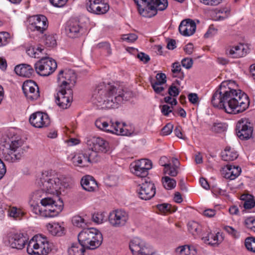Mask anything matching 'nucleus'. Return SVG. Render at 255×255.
<instances>
[{
	"instance_id": "1",
	"label": "nucleus",
	"mask_w": 255,
	"mask_h": 255,
	"mask_svg": "<svg viewBox=\"0 0 255 255\" xmlns=\"http://www.w3.org/2000/svg\"><path fill=\"white\" fill-rule=\"evenodd\" d=\"M234 81L223 82L212 96L211 102L215 107L224 109L230 114L244 112L249 106L248 96L240 90Z\"/></svg>"
},
{
	"instance_id": "2",
	"label": "nucleus",
	"mask_w": 255,
	"mask_h": 255,
	"mask_svg": "<svg viewBox=\"0 0 255 255\" xmlns=\"http://www.w3.org/2000/svg\"><path fill=\"white\" fill-rule=\"evenodd\" d=\"M94 97L97 104L102 108H118L124 101L130 97V94L125 92L123 87L117 84H99L95 89Z\"/></svg>"
},
{
	"instance_id": "3",
	"label": "nucleus",
	"mask_w": 255,
	"mask_h": 255,
	"mask_svg": "<svg viewBox=\"0 0 255 255\" xmlns=\"http://www.w3.org/2000/svg\"><path fill=\"white\" fill-rule=\"evenodd\" d=\"M21 139L13 140L8 137H3L0 142V156L8 162L19 160L23 154Z\"/></svg>"
},
{
	"instance_id": "4",
	"label": "nucleus",
	"mask_w": 255,
	"mask_h": 255,
	"mask_svg": "<svg viewBox=\"0 0 255 255\" xmlns=\"http://www.w3.org/2000/svg\"><path fill=\"white\" fill-rule=\"evenodd\" d=\"M43 208H40L37 203H30L32 212L35 215L43 217H54L57 216L62 210L63 202L58 200L56 201L52 198H44L41 200Z\"/></svg>"
},
{
	"instance_id": "5",
	"label": "nucleus",
	"mask_w": 255,
	"mask_h": 255,
	"mask_svg": "<svg viewBox=\"0 0 255 255\" xmlns=\"http://www.w3.org/2000/svg\"><path fill=\"white\" fill-rule=\"evenodd\" d=\"M38 184L45 193L51 194H58L64 186L58 174L52 170L42 172Z\"/></svg>"
},
{
	"instance_id": "6",
	"label": "nucleus",
	"mask_w": 255,
	"mask_h": 255,
	"mask_svg": "<svg viewBox=\"0 0 255 255\" xmlns=\"http://www.w3.org/2000/svg\"><path fill=\"white\" fill-rule=\"evenodd\" d=\"M79 244L89 250H95L100 246L103 242L102 234L95 228L83 229L78 236Z\"/></svg>"
},
{
	"instance_id": "7",
	"label": "nucleus",
	"mask_w": 255,
	"mask_h": 255,
	"mask_svg": "<svg viewBox=\"0 0 255 255\" xmlns=\"http://www.w3.org/2000/svg\"><path fill=\"white\" fill-rule=\"evenodd\" d=\"M51 251L47 239L41 235L34 236L29 241L27 252L30 255H47Z\"/></svg>"
},
{
	"instance_id": "8",
	"label": "nucleus",
	"mask_w": 255,
	"mask_h": 255,
	"mask_svg": "<svg viewBox=\"0 0 255 255\" xmlns=\"http://www.w3.org/2000/svg\"><path fill=\"white\" fill-rule=\"evenodd\" d=\"M57 63L51 58L43 57L35 63L34 68L36 73L40 76H48L57 68Z\"/></svg>"
},
{
	"instance_id": "9",
	"label": "nucleus",
	"mask_w": 255,
	"mask_h": 255,
	"mask_svg": "<svg viewBox=\"0 0 255 255\" xmlns=\"http://www.w3.org/2000/svg\"><path fill=\"white\" fill-rule=\"evenodd\" d=\"M57 105L63 109L69 108L73 101V91L70 88L58 87L55 95Z\"/></svg>"
},
{
	"instance_id": "10",
	"label": "nucleus",
	"mask_w": 255,
	"mask_h": 255,
	"mask_svg": "<svg viewBox=\"0 0 255 255\" xmlns=\"http://www.w3.org/2000/svg\"><path fill=\"white\" fill-rule=\"evenodd\" d=\"M152 162L147 159H141L136 160L130 164V170L135 176L147 178L148 171L152 168Z\"/></svg>"
},
{
	"instance_id": "11",
	"label": "nucleus",
	"mask_w": 255,
	"mask_h": 255,
	"mask_svg": "<svg viewBox=\"0 0 255 255\" xmlns=\"http://www.w3.org/2000/svg\"><path fill=\"white\" fill-rule=\"evenodd\" d=\"M253 126L249 119L243 118L239 120L236 125V133L241 139H248L253 135Z\"/></svg>"
},
{
	"instance_id": "12",
	"label": "nucleus",
	"mask_w": 255,
	"mask_h": 255,
	"mask_svg": "<svg viewBox=\"0 0 255 255\" xmlns=\"http://www.w3.org/2000/svg\"><path fill=\"white\" fill-rule=\"evenodd\" d=\"M129 216L126 211L122 209L115 210L111 212L109 216L110 225L115 228L125 226L128 223Z\"/></svg>"
},
{
	"instance_id": "13",
	"label": "nucleus",
	"mask_w": 255,
	"mask_h": 255,
	"mask_svg": "<svg viewBox=\"0 0 255 255\" xmlns=\"http://www.w3.org/2000/svg\"><path fill=\"white\" fill-rule=\"evenodd\" d=\"M76 76L75 72L70 69L61 70L57 76L58 87L71 89V87L76 83Z\"/></svg>"
},
{
	"instance_id": "14",
	"label": "nucleus",
	"mask_w": 255,
	"mask_h": 255,
	"mask_svg": "<svg viewBox=\"0 0 255 255\" xmlns=\"http://www.w3.org/2000/svg\"><path fill=\"white\" fill-rule=\"evenodd\" d=\"M129 249L133 255H156L151 249L146 247L143 241L134 238L129 243Z\"/></svg>"
},
{
	"instance_id": "15",
	"label": "nucleus",
	"mask_w": 255,
	"mask_h": 255,
	"mask_svg": "<svg viewBox=\"0 0 255 255\" xmlns=\"http://www.w3.org/2000/svg\"><path fill=\"white\" fill-rule=\"evenodd\" d=\"M145 7V16L151 17L157 13V10L162 11L168 6L167 0H147Z\"/></svg>"
},
{
	"instance_id": "16",
	"label": "nucleus",
	"mask_w": 255,
	"mask_h": 255,
	"mask_svg": "<svg viewBox=\"0 0 255 255\" xmlns=\"http://www.w3.org/2000/svg\"><path fill=\"white\" fill-rule=\"evenodd\" d=\"M138 193L139 197L142 200H147L152 198L155 194L154 184L150 181L149 178H144V182L139 185Z\"/></svg>"
},
{
	"instance_id": "17",
	"label": "nucleus",
	"mask_w": 255,
	"mask_h": 255,
	"mask_svg": "<svg viewBox=\"0 0 255 255\" xmlns=\"http://www.w3.org/2000/svg\"><path fill=\"white\" fill-rule=\"evenodd\" d=\"M22 89L25 96L29 101L36 100L40 97L38 86L33 81L27 80L25 81L23 83Z\"/></svg>"
},
{
	"instance_id": "18",
	"label": "nucleus",
	"mask_w": 255,
	"mask_h": 255,
	"mask_svg": "<svg viewBox=\"0 0 255 255\" xmlns=\"http://www.w3.org/2000/svg\"><path fill=\"white\" fill-rule=\"evenodd\" d=\"M29 29L33 31L43 33L47 29L48 23L46 16L43 15L32 16L30 19Z\"/></svg>"
},
{
	"instance_id": "19",
	"label": "nucleus",
	"mask_w": 255,
	"mask_h": 255,
	"mask_svg": "<svg viewBox=\"0 0 255 255\" xmlns=\"http://www.w3.org/2000/svg\"><path fill=\"white\" fill-rule=\"evenodd\" d=\"M29 121L33 127L36 128L47 127L50 124L48 115L41 112H36L32 114L29 118Z\"/></svg>"
},
{
	"instance_id": "20",
	"label": "nucleus",
	"mask_w": 255,
	"mask_h": 255,
	"mask_svg": "<svg viewBox=\"0 0 255 255\" xmlns=\"http://www.w3.org/2000/svg\"><path fill=\"white\" fill-rule=\"evenodd\" d=\"M87 10L93 13H106L109 9V5L102 0H89L87 3Z\"/></svg>"
},
{
	"instance_id": "21",
	"label": "nucleus",
	"mask_w": 255,
	"mask_h": 255,
	"mask_svg": "<svg viewBox=\"0 0 255 255\" xmlns=\"http://www.w3.org/2000/svg\"><path fill=\"white\" fill-rule=\"evenodd\" d=\"M82 31L83 28L79 21L70 19L67 22L65 31L68 37L72 38L77 37L81 35Z\"/></svg>"
},
{
	"instance_id": "22",
	"label": "nucleus",
	"mask_w": 255,
	"mask_h": 255,
	"mask_svg": "<svg viewBox=\"0 0 255 255\" xmlns=\"http://www.w3.org/2000/svg\"><path fill=\"white\" fill-rule=\"evenodd\" d=\"M226 54L234 58L243 57L247 53L246 46L242 43L229 46L226 50Z\"/></svg>"
},
{
	"instance_id": "23",
	"label": "nucleus",
	"mask_w": 255,
	"mask_h": 255,
	"mask_svg": "<svg viewBox=\"0 0 255 255\" xmlns=\"http://www.w3.org/2000/svg\"><path fill=\"white\" fill-rule=\"evenodd\" d=\"M196 28L195 22L190 19L182 20L179 26L180 33L185 36L193 35L195 32Z\"/></svg>"
},
{
	"instance_id": "24",
	"label": "nucleus",
	"mask_w": 255,
	"mask_h": 255,
	"mask_svg": "<svg viewBox=\"0 0 255 255\" xmlns=\"http://www.w3.org/2000/svg\"><path fill=\"white\" fill-rule=\"evenodd\" d=\"M88 144L92 149L99 152H106L109 149V143L101 137H94L88 141Z\"/></svg>"
},
{
	"instance_id": "25",
	"label": "nucleus",
	"mask_w": 255,
	"mask_h": 255,
	"mask_svg": "<svg viewBox=\"0 0 255 255\" xmlns=\"http://www.w3.org/2000/svg\"><path fill=\"white\" fill-rule=\"evenodd\" d=\"M27 239L22 234L17 233L9 237V243L10 246L17 250L22 249L27 243Z\"/></svg>"
},
{
	"instance_id": "26",
	"label": "nucleus",
	"mask_w": 255,
	"mask_h": 255,
	"mask_svg": "<svg viewBox=\"0 0 255 255\" xmlns=\"http://www.w3.org/2000/svg\"><path fill=\"white\" fill-rule=\"evenodd\" d=\"M81 184L83 189L89 192L95 191L98 189V184L93 177L88 175L82 178Z\"/></svg>"
},
{
	"instance_id": "27",
	"label": "nucleus",
	"mask_w": 255,
	"mask_h": 255,
	"mask_svg": "<svg viewBox=\"0 0 255 255\" xmlns=\"http://www.w3.org/2000/svg\"><path fill=\"white\" fill-rule=\"evenodd\" d=\"M14 71L17 75L26 78L30 77L34 73L32 66L26 64L17 65L14 68Z\"/></svg>"
},
{
	"instance_id": "28",
	"label": "nucleus",
	"mask_w": 255,
	"mask_h": 255,
	"mask_svg": "<svg viewBox=\"0 0 255 255\" xmlns=\"http://www.w3.org/2000/svg\"><path fill=\"white\" fill-rule=\"evenodd\" d=\"M202 240L207 244L214 246L221 243L223 240V238L219 232L217 233H210L207 236L203 237Z\"/></svg>"
},
{
	"instance_id": "29",
	"label": "nucleus",
	"mask_w": 255,
	"mask_h": 255,
	"mask_svg": "<svg viewBox=\"0 0 255 255\" xmlns=\"http://www.w3.org/2000/svg\"><path fill=\"white\" fill-rule=\"evenodd\" d=\"M123 127H121L120 129H115L114 128H112L110 131H113L115 134L122 135H130L134 132V127L132 125H127L123 123Z\"/></svg>"
},
{
	"instance_id": "30",
	"label": "nucleus",
	"mask_w": 255,
	"mask_h": 255,
	"mask_svg": "<svg viewBox=\"0 0 255 255\" xmlns=\"http://www.w3.org/2000/svg\"><path fill=\"white\" fill-rule=\"evenodd\" d=\"M85 152L75 154L72 158L73 164L75 166L86 167L89 165Z\"/></svg>"
},
{
	"instance_id": "31",
	"label": "nucleus",
	"mask_w": 255,
	"mask_h": 255,
	"mask_svg": "<svg viewBox=\"0 0 255 255\" xmlns=\"http://www.w3.org/2000/svg\"><path fill=\"white\" fill-rule=\"evenodd\" d=\"M46 227L52 235L61 236L64 233V228L58 223H48Z\"/></svg>"
},
{
	"instance_id": "32",
	"label": "nucleus",
	"mask_w": 255,
	"mask_h": 255,
	"mask_svg": "<svg viewBox=\"0 0 255 255\" xmlns=\"http://www.w3.org/2000/svg\"><path fill=\"white\" fill-rule=\"evenodd\" d=\"M238 156V154L233 148L230 147H227L222 152V159L227 161H233L236 159Z\"/></svg>"
},
{
	"instance_id": "33",
	"label": "nucleus",
	"mask_w": 255,
	"mask_h": 255,
	"mask_svg": "<svg viewBox=\"0 0 255 255\" xmlns=\"http://www.w3.org/2000/svg\"><path fill=\"white\" fill-rule=\"evenodd\" d=\"M176 253L178 255H195L196 251L193 246L184 245L177 248Z\"/></svg>"
},
{
	"instance_id": "34",
	"label": "nucleus",
	"mask_w": 255,
	"mask_h": 255,
	"mask_svg": "<svg viewBox=\"0 0 255 255\" xmlns=\"http://www.w3.org/2000/svg\"><path fill=\"white\" fill-rule=\"evenodd\" d=\"M240 199L244 201L243 206L246 209H251L255 207V200L253 196L243 194Z\"/></svg>"
},
{
	"instance_id": "35",
	"label": "nucleus",
	"mask_w": 255,
	"mask_h": 255,
	"mask_svg": "<svg viewBox=\"0 0 255 255\" xmlns=\"http://www.w3.org/2000/svg\"><path fill=\"white\" fill-rule=\"evenodd\" d=\"M85 249L80 244H73L68 250V255H84Z\"/></svg>"
},
{
	"instance_id": "36",
	"label": "nucleus",
	"mask_w": 255,
	"mask_h": 255,
	"mask_svg": "<svg viewBox=\"0 0 255 255\" xmlns=\"http://www.w3.org/2000/svg\"><path fill=\"white\" fill-rule=\"evenodd\" d=\"M98 152V151L92 149L91 148L86 151L85 154L87 157L89 164L93 162H96L99 160V157Z\"/></svg>"
},
{
	"instance_id": "37",
	"label": "nucleus",
	"mask_w": 255,
	"mask_h": 255,
	"mask_svg": "<svg viewBox=\"0 0 255 255\" xmlns=\"http://www.w3.org/2000/svg\"><path fill=\"white\" fill-rule=\"evenodd\" d=\"M45 191L40 189V190H36L33 192L30 196V203H37L39 200H40L45 197Z\"/></svg>"
},
{
	"instance_id": "38",
	"label": "nucleus",
	"mask_w": 255,
	"mask_h": 255,
	"mask_svg": "<svg viewBox=\"0 0 255 255\" xmlns=\"http://www.w3.org/2000/svg\"><path fill=\"white\" fill-rule=\"evenodd\" d=\"M162 184L165 188L168 190L173 189L176 185V181L168 176H165L162 179Z\"/></svg>"
},
{
	"instance_id": "39",
	"label": "nucleus",
	"mask_w": 255,
	"mask_h": 255,
	"mask_svg": "<svg viewBox=\"0 0 255 255\" xmlns=\"http://www.w3.org/2000/svg\"><path fill=\"white\" fill-rule=\"evenodd\" d=\"M188 231L193 235L198 234L200 233L201 227V226L197 222L191 221L188 224Z\"/></svg>"
},
{
	"instance_id": "40",
	"label": "nucleus",
	"mask_w": 255,
	"mask_h": 255,
	"mask_svg": "<svg viewBox=\"0 0 255 255\" xmlns=\"http://www.w3.org/2000/svg\"><path fill=\"white\" fill-rule=\"evenodd\" d=\"M72 224L78 228H84L86 225V222L82 217L76 215L72 219Z\"/></svg>"
},
{
	"instance_id": "41",
	"label": "nucleus",
	"mask_w": 255,
	"mask_h": 255,
	"mask_svg": "<svg viewBox=\"0 0 255 255\" xmlns=\"http://www.w3.org/2000/svg\"><path fill=\"white\" fill-rule=\"evenodd\" d=\"M172 72L174 77H178L182 79L184 77L183 73L181 72V67L179 62H175L172 65Z\"/></svg>"
},
{
	"instance_id": "42",
	"label": "nucleus",
	"mask_w": 255,
	"mask_h": 255,
	"mask_svg": "<svg viewBox=\"0 0 255 255\" xmlns=\"http://www.w3.org/2000/svg\"><path fill=\"white\" fill-rule=\"evenodd\" d=\"M178 168L175 166H172L169 163L168 165H166L164 168L163 172L164 174H167L171 176L175 177L178 174Z\"/></svg>"
},
{
	"instance_id": "43",
	"label": "nucleus",
	"mask_w": 255,
	"mask_h": 255,
	"mask_svg": "<svg viewBox=\"0 0 255 255\" xmlns=\"http://www.w3.org/2000/svg\"><path fill=\"white\" fill-rule=\"evenodd\" d=\"M245 245L248 251L255 253V238H247L245 240Z\"/></svg>"
},
{
	"instance_id": "44",
	"label": "nucleus",
	"mask_w": 255,
	"mask_h": 255,
	"mask_svg": "<svg viewBox=\"0 0 255 255\" xmlns=\"http://www.w3.org/2000/svg\"><path fill=\"white\" fill-rule=\"evenodd\" d=\"M136 4L139 13L142 16H146L145 14V7L147 4V0H133Z\"/></svg>"
},
{
	"instance_id": "45",
	"label": "nucleus",
	"mask_w": 255,
	"mask_h": 255,
	"mask_svg": "<svg viewBox=\"0 0 255 255\" xmlns=\"http://www.w3.org/2000/svg\"><path fill=\"white\" fill-rule=\"evenodd\" d=\"M9 215L15 219H20L24 215V213L20 209L15 207L9 208L8 210Z\"/></svg>"
},
{
	"instance_id": "46",
	"label": "nucleus",
	"mask_w": 255,
	"mask_h": 255,
	"mask_svg": "<svg viewBox=\"0 0 255 255\" xmlns=\"http://www.w3.org/2000/svg\"><path fill=\"white\" fill-rule=\"evenodd\" d=\"M244 225L250 231L255 233V217L247 218L244 221Z\"/></svg>"
},
{
	"instance_id": "47",
	"label": "nucleus",
	"mask_w": 255,
	"mask_h": 255,
	"mask_svg": "<svg viewBox=\"0 0 255 255\" xmlns=\"http://www.w3.org/2000/svg\"><path fill=\"white\" fill-rule=\"evenodd\" d=\"M10 34L7 32H0V46L6 45L10 40Z\"/></svg>"
},
{
	"instance_id": "48",
	"label": "nucleus",
	"mask_w": 255,
	"mask_h": 255,
	"mask_svg": "<svg viewBox=\"0 0 255 255\" xmlns=\"http://www.w3.org/2000/svg\"><path fill=\"white\" fill-rule=\"evenodd\" d=\"M45 44L48 47H53L56 45V40L52 35H48L45 39Z\"/></svg>"
},
{
	"instance_id": "49",
	"label": "nucleus",
	"mask_w": 255,
	"mask_h": 255,
	"mask_svg": "<svg viewBox=\"0 0 255 255\" xmlns=\"http://www.w3.org/2000/svg\"><path fill=\"white\" fill-rule=\"evenodd\" d=\"M97 47L99 49H102L105 50L107 53L108 55H110L112 53L110 45L108 42H104L99 43L97 44Z\"/></svg>"
},
{
	"instance_id": "50",
	"label": "nucleus",
	"mask_w": 255,
	"mask_h": 255,
	"mask_svg": "<svg viewBox=\"0 0 255 255\" xmlns=\"http://www.w3.org/2000/svg\"><path fill=\"white\" fill-rule=\"evenodd\" d=\"M137 36L135 33H129L122 35V39L128 42H133L137 39Z\"/></svg>"
},
{
	"instance_id": "51",
	"label": "nucleus",
	"mask_w": 255,
	"mask_h": 255,
	"mask_svg": "<svg viewBox=\"0 0 255 255\" xmlns=\"http://www.w3.org/2000/svg\"><path fill=\"white\" fill-rule=\"evenodd\" d=\"M151 85L154 92L156 94H160L164 90V88L162 86L163 84L154 83L151 81Z\"/></svg>"
},
{
	"instance_id": "52",
	"label": "nucleus",
	"mask_w": 255,
	"mask_h": 255,
	"mask_svg": "<svg viewBox=\"0 0 255 255\" xmlns=\"http://www.w3.org/2000/svg\"><path fill=\"white\" fill-rule=\"evenodd\" d=\"M156 80L153 81L154 83L164 84L166 82V76L164 73H158L156 75Z\"/></svg>"
},
{
	"instance_id": "53",
	"label": "nucleus",
	"mask_w": 255,
	"mask_h": 255,
	"mask_svg": "<svg viewBox=\"0 0 255 255\" xmlns=\"http://www.w3.org/2000/svg\"><path fill=\"white\" fill-rule=\"evenodd\" d=\"M217 32V29L213 25H211L207 31L204 34V37L208 38L215 35Z\"/></svg>"
},
{
	"instance_id": "54",
	"label": "nucleus",
	"mask_w": 255,
	"mask_h": 255,
	"mask_svg": "<svg viewBox=\"0 0 255 255\" xmlns=\"http://www.w3.org/2000/svg\"><path fill=\"white\" fill-rule=\"evenodd\" d=\"M222 174L225 178L233 180L232 179V175L231 174V165H227L225 168L223 169Z\"/></svg>"
},
{
	"instance_id": "55",
	"label": "nucleus",
	"mask_w": 255,
	"mask_h": 255,
	"mask_svg": "<svg viewBox=\"0 0 255 255\" xmlns=\"http://www.w3.org/2000/svg\"><path fill=\"white\" fill-rule=\"evenodd\" d=\"M223 229L227 233L231 235L234 238H236L238 237L239 235L238 234V232L233 227L229 226H226Z\"/></svg>"
},
{
	"instance_id": "56",
	"label": "nucleus",
	"mask_w": 255,
	"mask_h": 255,
	"mask_svg": "<svg viewBox=\"0 0 255 255\" xmlns=\"http://www.w3.org/2000/svg\"><path fill=\"white\" fill-rule=\"evenodd\" d=\"M231 169L232 179L234 180L240 175L241 172V168L239 166L231 165Z\"/></svg>"
},
{
	"instance_id": "57",
	"label": "nucleus",
	"mask_w": 255,
	"mask_h": 255,
	"mask_svg": "<svg viewBox=\"0 0 255 255\" xmlns=\"http://www.w3.org/2000/svg\"><path fill=\"white\" fill-rule=\"evenodd\" d=\"M173 129V125L170 123H168L162 128L161 130L162 134L164 135H169L171 133Z\"/></svg>"
},
{
	"instance_id": "58",
	"label": "nucleus",
	"mask_w": 255,
	"mask_h": 255,
	"mask_svg": "<svg viewBox=\"0 0 255 255\" xmlns=\"http://www.w3.org/2000/svg\"><path fill=\"white\" fill-rule=\"evenodd\" d=\"M93 219L94 222L101 224L105 220V217L103 213H97L93 215Z\"/></svg>"
},
{
	"instance_id": "59",
	"label": "nucleus",
	"mask_w": 255,
	"mask_h": 255,
	"mask_svg": "<svg viewBox=\"0 0 255 255\" xmlns=\"http://www.w3.org/2000/svg\"><path fill=\"white\" fill-rule=\"evenodd\" d=\"M50 2L55 7H63L68 1V0H49Z\"/></svg>"
},
{
	"instance_id": "60",
	"label": "nucleus",
	"mask_w": 255,
	"mask_h": 255,
	"mask_svg": "<svg viewBox=\"0 0 255 255\" xmlns=\"http://www.w3.org/2000/svg\"><path fill=\"white\" fill-rule=\"evenodd\" d=\"M168 94L170 96L175 97L179 94V89L173 84H172L168 89Z\"/></svg>"
},
{
	"instance_id": "61",
	"label": "nucleus",
	"mask_w": 255,
	"mask_h": 255,
	"mask_svg": "<svg viewBox=\"0 0 255 255\" xmlns=\"http://www.w3.org/2000/svg\"><path fill=\"white\" fill-rule=\"evenodd\" d=\"M181 63L183 67L189 69L192 66L193 60L191 58H185L182 59Z\"/></svg>"
},
{
	"instance_id": "62",
	"label": "nucleus",
	"mask_w": 255,
	"mask_h": 255,
	"mask_svg": "<svg viewBox=\"0 0 255 255\" xmlns=\"http://www.w3.org/2000/svg\"><path fill=\"white\" fill-rule=\"evenodd\" d=\"M158 209L161 212L166 213L170 212L171 205L168 204H162L157 206Z\"/></svg>"
},
{
	"instance_id": "63",
	"label": "nucleus",
	"mask_w": 255,
	"mask_h": 255,
	"mask_svg": "<svg viewBox=\"0 0 255 255\" xmlns=\"http://www.w3.org/2000/svg\"><path fill=\"white\" fill-rule=\"evenodd\" d=\"M224 126L221 123L214 124L212 127V130L216 132H220L224 130Z\"/></svg>"
},
{
	"instance_id": "64",
	"label": "nucleus",
	"mask_w": 255,
	"mask_h": 255,
	"mask_svg": "<svg viewBox=\"0 0 255 255\" xmlns=\"http://www.w3.org/2000/svg\"><path fill=\"white\" fill-rule=\"evenodd\" d=\"M174 132L175 135L178 137L183 139H185V137L183 135L182 133V128L181 127L179 126H177L174 129Z\"/></svg>"
}]
</instances>
